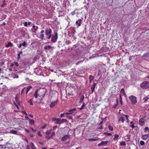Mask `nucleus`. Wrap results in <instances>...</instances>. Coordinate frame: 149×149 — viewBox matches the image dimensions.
<instances>
[{"mask_svg": "<svg viewBox=\"0 0 149 149\" xmlns=\"http://www.w3.org/2000/svg\"><path fill=\"white\" fill-rule=\"evenodd\" d=\"M24 24L25 26H27L28 25L27 22H24Z\"/></svg>", "mask_w": 149, "mask_h": 149, "instance_id": "nucleus-36", "label": "nucleus"}, {"mask_svg": "<svg viewBox=\"0 0 149 149\" xmlns=\"http://www.w3.org/2000/svg\"><path fill=\"white\" fill-rule=\"evenodd\" d=\"M30 145H31V148L32 149H36V148L34 146L33 143L31 142L30 143Z\"/></svg>", "mask_w": 149, "mask_h": 149, "instance_id": "nucleus-16", "label": "nucleus"}, {"mask_svg": "<svg viewBox=\"0 0 149 149\" xmlns=\"http://www.w3.org/2000/svg\"><path fill=\"white\" fill-rule=\"evenodd\" d=\"M141 88L143 89H147L149 88V82L145 81L142 83L140 85Z\"/></svg>", "mask_w": 149, "mask_h": 149, "instance_id": "nucleus-2", "label": "nucleus"}, {"mask_svg": "<svg viewBox=\"0 0 149 149\" xmlns=\"http://www.w3.org/2000/svg\"><path fill=\"white\" fill-rule=\"evenodd\" d=\"M25 132H29V130L26 129H25Z\"/></svg>", "mask_w": 149, "mask_h": 149, "instance_id": "nucleus-61", "label": "nucleus"}, {"mask_svg": "<svg viewBox=\"0 0 149 149\" xmlns=\"http://www.w3.org/2000/svg\"><path fill=\"white\" fill-rule=\"evenodd\" d=\"M38 90H36L34 93V97L36 98H37L38 96H39L40 98H38L37 100V102L38 103H40L41 100L43 98L45 95V91H42V94H40L39 95L38 93Z\"/></svg>", "mask_w": 149, "mask_h": 149, "instance_id": "nucleus-1", "label": "nucleus"}, {"mask_svg": "<svg viewBox=\"0 0 149 149\" xmlns=\"http://www.w3.org/2000/svg\"><path fill=\"white\" fill-rule=\"evenodd\" d=\"M149 98L147 97L146 96L143 98V100H144V102H146V101H147Z\"/></svg>", "mask_w": 149, "mask_h": 149, "instance_id": "nucleus-24", "label": "nucleus"}, {"mask_svg": "<svg viewBox=\"0 0 149 149\" xmlns=\"http://www.w3.org/2000/svg\"><path fill=\"white\" fill-rule=\"evenodd\" d=\"M109 143V141H102L100 143H99L98 144V146H101L104 145H106L107 144V143Z\"/></svg>", "mask_w": 149, "mask_h": 149, "instance_id": "nucleus-8", "label": "nucleus"}, {"mask_svg": "<svg viewBox=\"0 0 149 149\" xmlns=\"http://www.w3.org/2000/svg\"><path fill=\"white\" fill-rule=\"evenodd\" d=\"M149 129V128L148 127H146L145 128V130H148Z\"/></svg>", "mask_w": 149, "mask_h": 149, "instance_id": "nucleus-47", "label": "nucleus"}, {"mask_svg": "<svg viewBox=\"0 0 149 149\" xmlns=\"http://www.w3.org/2000/svg\"><path fill=\"white\" fill-rule=\"evenodd\" d=\"M95 88L93 86L91 88V90L92 92H93L94 91Z\"/></svg>", "mask_w": 149, "mask_h": 149, "instance_id": "nucleus-43", "label": "nucleus"}, {"mask_svg": "<svg viewBox=\"0 0 149 149\" xmlns=\"http://www.w3.org/2000/svg\"><path fill=\"white\" fill-rule=\"evenodd\" d=\"M51 136L50 137H49V136H47V137H46V138L47 139H49L51 138Z\"/></svg>", "mask_w": 149, "mask_h": 149, "instance_id": "nucleus-57", "label": "nucleus"}, {"mask_svg": "<svg viewBox=\"0 0 149 149\" xmlns=\"http://www.w3.org/2000/svg\"><path fill=\"white\" fill-rule=\"evenodd\" d=\"M75 14V12H72L71 13V15H74Z\"/></svg>", "mask_w": 149, "mask_h": 149, "instance_id": "nucleus-58", "label": "nucleus"}, {"mask_svg": "<svg viewBox=\"0 0 149 149\" xmlns=\"http://www.w3.org/2000/svg\"><path fill=\"white\" fill-rule=\"evenodd\" d=\"M33 28L35 30H37L38 29V27L37 26H36L34 25H33Z\"/></svg>", "mask_w": 149, "mask_h": 149, "instance_id": "nucleus-25", "label": "nucleus"}, {"mask_svg": "<svg viewBox=\"0 0 149 149\" xmlns=\"http://www.w3.org/2000/svg\"><path fill=\"white\" fill-rule=\"evenodd\" d=\"M58 100H56L55 101L52 102H51V104L50 105V107L51 108H52L54 107L58 103Z\"/></svg>", "mask_w": 149, "mask_h": 149, "instance_id": "nucleus-6", "label": "nucleus"}, {"mask_svg": "<svg viewBox=\"0 0 149 149\" xmlns=\"http://www.w3.org/2000/svg\"><path fill=\"white\" fill-rule=\"evenodd\" d=\"M104 134H106L107 136H111L112 135L111 134L109 133L105 132Z\"/></svg>", "mask_w": 149, "mask_h": 149, "instance_id": "nucleus-39", "label": "nucleus"}, {"mask_svg": "<svg viewBox=\"0 0 149 149\" xmlns=\"http://www.w3.org/2000/svg\"><path fill=\"white\" fill-rule=\"evenodd\" d=\"M124 119L123 117H121L119 120V121H121L122 123L124 122Z\"/></svg>", "mask_w": 149, "mask_h": 149, "instance_id": "nucleus-22", "label": "nucleus"}, {"mask_svg": "<svg viewBox=\"0 0 149 149\" xmlns=\"http://www.w3.org/2000/svg\"><path fill=\"white\" fill-rule=\"evenodd\" d=\"M25 118L26 120H29V119H29V118L27 116H25Z\"/></svg>", "mask_w": 149, "mask_h": 149, "instance_id": "nucleus-49", "label": "nucleus"}, {"mask_svg": "<svg viewBox=\"0 0 149 149\" xmlns=\"http://www.w3.org/2000/svg\"><path fill=\"white\" fill-rule=\"evenodd\" d=\"M22 45L21 44V43H20L18 46V47L19 48H21V47L22 46Z\"/></svg>", "mask_w": 149, "mask_h": 149, "instance_id": "nucleus-55", "label": "nucleus"}, {"mask_svg": "<svg viewBox=\"0 0 149 149\" xmlns=\"http://www.w3.org/2000/svg\"><path fill=\"white\" fill-rule=\"evenodd\" d=\"M51 130H48L45 133L46 134L48 135L51 133Z\"/></svg>", "mask_w": 149, "mask_h": 149, "instance_id": "nucleus-29", "label": "nucleus"}, {"mask_svg": "<svg viewBox=\"0 0 149 149\" xmlns=\"http://www.w3.org/2000/svg\"><path fill=\"white\" fill-rule=\"evenodd\" d=\"M145 144V142L144 141H141L140 142V144L141 146H143Z\"/></svg>", "mask_w": 149, "mask_h": 149, "instance_id": "nucleus-33", "label": "nucleus"}, {"mask_svg": "<svg viewBox=\"0 0 149 149\" xmlns=\"http://www.w3.org/2000/svg\"><path fill=\"white\" fill-rule=\"evenodd\" d=\"M57 119V118H53L52 119V120H53V121H55V120H56V119Z\"/></svg>", "mask_w": 149, "mask_h": 149, "instance_id": "nucleus-56", "label": "nucleus"}, {"mask_svg": "<svg viewBox=\"0 0 149 149\" xmlns=\"http://www.w3.org/2000/svg\"><path fill=\"white\" fill-rule=\"evenodd\" d=\"M120 145L121 146H125L126 145V143L125 141H122L120 143Z\"/></svg>", "mask_w": 149, "mask_h": 149, "instance_id": "nucleus-28", "label": "nucleus"}, {"mask_svg": "<svg viewBox=\"0 0 149 149\" xmlns=\"http://www.w3.org/2000/svg\"><path fill=\"white\" fill-rule=\"evenodd\" d=\"M10 132L12 134H16L17 133V132L16 131L12 130L10 131Z\"/></svg>", "mask_w": 149, "mask_h": 149, "instance_id": "nucleus-18", "label": "nucleus"}, {"mask_svg": "<svg viewBox=\"0 0 149 149\" xmlns=\"http://www.w3.org/2000/svg\"><path fill=\"white\" fill-rule=\"evenodd\" d=\"M32 87L31 86H29L26 89V94L27 93L29 92L30 88H31Z\"/></svg>", "mask_w": 149, "mask_h": 149, "instance_id": "nucleus-20", "label": "nucleus"}, {"mask_svg": "<svg viewBox=\"0 0 149 149\" xmlns=\"http://www.w3.org/2000/svg\"><path fill=\"white\" fill-rule=\"evenodd\" d=\"M34 136H35V135L34 134H30V136L31 137H34Z\"/></svg>", "mask_w": 149, "mask_h": 149, "instance_id": "nucleus-51", "label": "nucleus"}, {"mask_svg": "<svg viewBox=\"0 0 149 149\" xmlns=\"http://www.w3.org/2000/svg\"><path fill=\"white\" fill-rule=\"evenodd\" d=\"M58 127L57 126H54L53 127V128L54 129V130H55V129H56V128H57Z\"/></svg>", "mask_w": 149, "mask_h": 149, "instance_id": "nucleus-48", "label": "nucleus"}, {"mask_svg": "<svg viewBox=\"0 0 149 149\" xmlns=\"http://www.w3.org/2000/svg\"><path fill=\"white\" fill-rule=\"evenodd\" d=\"M58 38V33L55 32L54 35L52 36L51 41L53 42H55L56 41Z\"/></svg>", "mask_w": 149, "mask_h": 149, "instance_id": "nucleus-3", "label": "nucleus"}, {"mask_svg": "<svg viewBox=\"0 0 149 149\" xmlns=\"http://www.w3.org/2000/svg\"><path fill=\"white\" fill-rule=\"evenodd\" d=\"M70 136L68 135H65L62 138L61 140L63 141H65L69 139Z\"/></svg>", "mask_w": 149, "mask_h": 149, "instance_id": "nucleus-7", "label": "nucleus"}, {"mask_svg": "<svg viewBox=\"0 0 149 149\" xmlns=\"http://www.w3.org/2000/svg\"><path fill=\"white\" fill-rule=\"evenodd\" d=\"M119 137V135L117 134H116L114 135V137L113 138V139L114 140H116V139H117Z\"/></svg>", "mask_w": 149, "mask_h": 149, "instance_id": "nucleus-27", "label": "nucleus"}, {"mask_svg": "<svg viewBox=\"0 0 149 149\" xmlns=\"http://www.w3.org/2000/svg\"><path fill=\"white\" fill-rule=\"evenodd\" d=\"M144 119L143 118H141L139 120V125H143L144 123Z\"/></svg>", "mask_w": 149, "mask_h": 149, "instance_id": "nucleus-10", "label": "nucleus"}, {"mask_svg": "<svg viewBox=\"0 0 149 149\" xmlns=\"http://www.w3.org/2000/svg\"><path fill=\"white\" fill-rule=\"evenodd\" d=\"M6 47H8L9 46H13V44L11 42H8V44L6 45Z\"/></svg>", "mask_w": 149, "mask_h": 149, "instance_id": "nucleus-21", "label": "nucleus"}, {"mask_svg": "<svg viewBox=\"0 0 149 149\" xmlns=\"http://www.w3.org/2000/svg\"><path fill=\"white\" fill-rule=\"evenodd\" d=\"M46 127V125H45L44 126H43L42 127V129H44V128H45Z\"/></svg>", "mask_w": 149, "mask_h": 149, "instance_id": "nucleus-63", "label": "nucleus"}, {"mask_svg": "<svg viewBox=\"0 0 149 149\" xmlns=\"http://www.w3.org/2000/svg\"><path fill=\"white\" fill-rule=\"evenodd\" d=\"M82 21V20L81 19H79L77 20L76 22V24L78 25V26H80L81 25V22Z\"/></svg>", "mask_w": 149, "mask_h": 149, "instance_id": "nucleus-11", "label": "nucleus"}, {"mask_svg": "<svg viewBox=\"0 0 149 149\" xmlns=\"http://www.w3.org/2000/svg\"><path fill=\"white\" fill-rule=\"evenodd\" d=\"M23 113H24V114L25 115H27L25 111H24L23 112Z\"/></svg>", "mask_w": 149, "mask_h": 149, "instance_id": "nucleus-60", "label": "nucleus"}, {"mask_svg": "<svg viewBox=\"0 0 149 149\" xmlns=\"http://www.w3.org/2000/svg\"><path fill=\"white\" fill-rule=\"evenodd\" d=\"M31 130L33 132H35L36 131V130H34L33 128L32 127H31Z\"/></svg>", "mask_w": 149, "mask_h": 149, "instance_id": "nucleus-45", "label": "nucleus"}, {"mask_svg": "<svg viewBox=\"0 0 149 149\" xmlns=\"http://www.w3.org/2000/svg\"><path fill=\"white\" fill-rule=\"evenodd\" d=\"M22 51H19L18 52V54H19V55H20L21 54H22Z\"/></svg>", "mask_w": 149, "mask_h": 149, "instance_id": "nucleus-52", "label": "nucleus"}, {"mask_svg": "<svg viewBox=\"0 0 149 149\" xmlns=\"http://www.w3.org/2000/svg\"><path fill=\"white\" fill-rule=\"evenodd\" d=\"M134 124L133 123L131 125H130V126L132 127V129H133V128L134 127H135V126L134 125Z\"/></svg>", "mask_w": 149, "mask_h": 149, "instance_id": "nucleus-42", "label": "nucleus"}, {"mask_svg": "<svg viewBox=\"0 0 149 149\" xmlns=\"http://www.w3.org/2000/svg\"><path fill=\"white\" fill-rule=\"evenodd\" d=\"M52 48V47L50 45L45 46L44 47V48L46 51L49 50V49H51Z\"/></svg>", "mask_w": 149, "mask_h": 149, "instance_id": "nucleus-12", "label": "nucleus"}, {"mask_svg": "<svg viewBox=\"0 0 149 149\" xmlns=\"http://www.w3.org/2000/svg\"><path fill=\"white\" fill-rule=\"evenodd\" d=\"M96 85V84L95 83H94V84H93V87H94L95 88Z\"/></svg>", "mask_w": 149, "mask_h": 149, "instance_id": "nucleus-53", "label": "nucleus"}, {"mask_svg": "<svg viewBox=\"0 0 149 149\" xmlns=\"http://www.w3.org/2000/svg\"><path fill=\"white\" fill-rule=\"evenodd\" d=\"M28 102L30 103V104H31V105H33V103L32 102V101H31V99Z\"/></svg>", "mask_w": 149, "mask_h": 149, "instance_id": "nucleus-35", "label": "nucleus"}, {"mask_svg": "<svg viewBox=\"0 0 149 149\" xmlns=\"http://www.w3.org/2000/svg\"><path fill=\"white\" fill-rule=\"evenodd\" d=\"M149 135L148 134H147L143 136V139L144 140H146L149 138Z\"/></svg>", "mask_w": 149, "mask_h": 149, "instance_id": "nucleus-13", "label": "nucleus"}, {"mask_svg": "<svg viewBox=\"0 0 149 149\" xmlns=\"http://www.w3.org/2000/svg\"><path fill=\"white\" fill-rule=\"evenodd\" d=\"M84 96L83 95H82L80 97V102H81L84 99Z\"/></svg>", "mask_w": 149, "mask_h": 149, "instance_id": "nucleus-23", "label": "nucleus"}, {"mask_svg": "<svg viewBox=\"0 0 149 149\" xmlns=\"http://www.w3.org/2000/svg\"><path fill=\"white\" fill-rule=\"evenodd\" d=\"M21 44L23 46H26L27 45L25 41H24L23 43H22Z\"/></svg>", "mask_w": 149, "mask_h": 149, "instance_id": "nucleus-31", "label": "nucleus"}, {"mask_svg": "<svg viewBox=\"0 0 149 149\" xmlns=\"http://www.w3.org/2000/svg\"><path fill=\"white\" fill-rule=\"evenodd\" d=\"M67 118H68L69 119H72V118L71 116H66Z\"/></svg>", "mask_w": 149, "mask_h": 149, "instance_id": "nucleus-41", "label": "nucleus"}, {"mask_svg": "<svg viewBox=\"0 0 149 149\" xmlns=\"http://www.w3.org/2000/svg\"><path fill=\"white\" fill-rule=\"evenodd\" d=\"M52 31L50 29H47L45 31V34L46 36L51 35Z\"/></svg>", "mask_w": 149, "mask_h": 149, "instance_id": "nucleus-5", "label": "nucleus"}, {"mask_svg": "<svg viewBox=\"0 0 149 149\" xmlns=\"http://www.w3.org/2000/svg\"><path fill=\"white\" fill-rule=\"evenodd\" d=\"M129 99L133 104H135L137 102L136 98L133 96H131L129 97Z\"/></svg>", "mask_w": 149, "mask_h": 149, "instance_id": "nucleus-4", "label": "nucleus"}, {"mask_svg": "<svg viewBox=\"0 0 149 149\" xmlns=\"http://www.w3.org/2000/svg\"><path fill=\"white\" fill-rule=\"evenodd\" d=\"M64 113H61L60 115V116L61 117H63L64 116Z\"/></svg>", "mask_w": 149, "mask_h": 149, "instance_id": "nucleus-50", "label": "nucleus"}, {"mask_svg": "<svg viewBox=\"0 0 149 149\" xmlns=\"http://www.w3.org/2000/svg\"><path fill=\"white\" fill-rule=\"evenodd\" d=\"M38 136H42V135H41V134H40V132H38Z\"/></svg>", "mask_w": 149, "mask_h": 149, "instance_id": "nucleus-44", "label": "nucleus"}, {"mask_svg": "<svg viewBox=\"0 0 149 149\" xmlns=\"http://www.w3.org/2000/svg\"><path fill=\"white\" fill-rule=\"evenodd\" d=\"M40 36L41 39L42 40H43V38L44 37V35L43 34L41 33L40 35Z\"/></svg>", "mask_w": 149, "mask_h": 149, "instance_id": "nucleus-30", "label": "nucleus"}, {"mask_svg": "<svg viewBox=\"0 0 149 149\" xmlns=\"http://www.w3.org/2000/svg\"><path fill=\"white\" fill-rule=\"evenodd\" d=\"M84 103H83V105L81 106V107H82V108H84Z\"/></svg>", "mask_w": 149, "mask_h": 149, "instance_id": "nucleus-64", "label": "nucleus"}, {"mask_svg": "<svg viewBox=\"0 0 149 149\" xmlns=\"http://www.w3.org/2000/svg\"><path fill=\"white\" fill-rule=\"evenodd\" d=\"M13 63L14 64V65H15V66H17L19 65V64H18V63L17 62H13Z\"/></svg>", "mask_w": 149, "mask_h": 149, "instance_id": "nucleus-40", "label": "nucleus"}, {"mask_svg": "<svg viewBox=\"0 0 149 149\" xmlns=\"http://www.w3.org/2000/svg\"><path fill=\"white\" fill-rule=\"evenodd\" d=\"M125 116L126 117V120H127V123H129V122L130 120L128 119V117H129L128 116L126 115H125Z\"/></svg>", "mask_w": 149, "mask_h": 149, "instance_id": "nucleus-32", "label": "nucleus"}, {"mask_svg": "<svg viewBox=\"0 0 149 149\" xmlns=\"http://www.w3.org/2000/svg\"><path fill=\"white\" fill-rule=\"evenodd\" d=\"M26 149H29V147L28 145L27 146Z\"/></svg>", "mask_w": 149, "mask_h": 149, "instance_id": "nucleus-62", "label": "nucleus"}, {"mask_svg": "<svg viewBox=\"0 0 149 149\" xmlns=\"http://www.w3.org/2000/svg\"><path fill=\"white\" fill-rule=\"evenodd\" d=\"M76 110V109L75 108H73L70 110H69L68 112H66L65 113V114L67 115L72 114L73 113V111H75Z\"/></svg>", "mask_w": 149, "mask_h": 149, "instance_id": "nucleus-9", "label": "nucleus"}, {"mask_svg": "<svg viewBox=\"0 0 149 149\" xmlns=\"http://www.w3.org/2000/svg\"><path fill=\"white\" fill-rule=\"evenodd\" d=\"M29 120V123L31 124V125H33L34 124V121L33 120L30 119Z\"/></svg>", "mask_w": 149, "mask_h": 149, "instance_id": "nucleus-17", "label": "nucleus"}, {"mask_svg": "<svg viewBox=\"0 0 149 149\" xmlns=\"http://www.w3.org/2000/svg\"><path fill=\"white\" fill-rule=\"evenodd\" d=\"M82 62V61H79L78 62H77V63H76V65H78L79 64V63H81Z\"/></svg>", "mask_w": 149, "mask_h": 149, "instance_id": "nucleus-59", "label": "nucleus"}, {"mask_svg": "<svg viewBox=\"0 0 149 149\" xmlns=\"http://www.w3.org/2000/svg\"><path fill=\"white\" fill-rule=\"evenodd\" d=\"M17 58L18 59H20V55L17 54Z\"/></svg>", "mask_w": 149, "mask_h": 149, "instance_id": "nucleus-46", "label": "nucleus"}, {"mask_svg": "<svg viewBox=\"0 0 149 149\" xmlns=\"http://www.w3.org/2000/svg\"><path fill=\"white\" fill-rule=\"evenodd\" d=\"M52 36V35L47 36H48V37H47L46 38L47 39H49L51 38Z\"/></svg>", "mask_w": 149, "mask_h": 149, "instance_id": "nucleus-38", "label": "nucleus"}, {"mask_svg": "<svg viewBox=\"0 0 149 149\" xmlns=\"http://www.w3.org/2000/svg\"><path fill=\"white\" fill-rule=\"evenodd\" d=\"M24 88L21 91V94H23L24 92Z\"/></svg>", "mask_w": 149, "mask_h": 149, "instance_id": "nucleus-54", "label": "nucleus"}, {"mask_svg": "<svg viewBox=\"0 0 149 149\" xmlns=\"http://www.w3.org/2000/svg\"><path fill=\"white\" fill-rule=\"evenodd\" d=\"M61 123V119L59 118H57L56 122V124H60Z\"/></svg>", "mask_w": 149, "mask_h": 149, "instance_id": "nucleus-15", "label": "nucleus"}, {"mask_svg": "<svg viewBox=\"0 0 149 149\" xmlns=\"http://www.w3.org/2000/svg\"><path fill=\"white\" fill-rule=\"evenodd\" d=\"M99 140V138L97 139H88V140L89 141H95L98 140Z\"/></svg>", "mask_w": 149, "mask_h": 149, "instance_id": "nucleus-14", "label": "nucleus"}, {"mask_svg": "<svg viewBox=\"0 0 149 149\" xmlns=\"http://www.w3.org/2000/svg\"><path fill=\"white\" fill-rule=\"evenodd\" d=\"M94 78V77L93 76L90 75L89 76L90 82H91V81H92V80H93V79Z\"/></svg>", "mask_w": 149, "mask_h": 149, "instance_id": "nucleus-19", "label": "nucleus"}, {"mask_svg": "<svg viewBox=\"0 0 149 149\" xmlns=\"http://www.w3.org/2000/svg\"><path fill=\"white\" fill-rule=\"evenodd\" d=\"M121 93L123 94V95H125V92L124 89L123 88L121 89Z\"/></svg>", "mask_w": 149, "mask_h": 149, "instance_id": "nucleus-26", "label": "nucleus"}, {"mask_svg": "<svg viewBox=\"0 0 149 149\" xmlns=\"http://www.w3.org/2000/svg\"><path fill=\"white\" fill-rule=\"evenodd\" d=\"M67 121V120L66 119H62L61 120V123H63V122H65Z\"/></svg>", "mask_w": 149, "mask_h": 149, "instance_id": "nucleus-34", "label": "nucleus"}, {"mask_svg": "<svg viewBox=\"0 0 149 149\" xmlns=\"http://www.w3.org/2000/svg\"><path fill=\"white\" fill-rule=\"evenodd\" d=\"M109 130H111V131H112L113 130V127L111 126H109Z\"/></svg>", "mask_w": 149, "mask_h": 149, "instance_id": "nucleus-37", "label": "nucleus"}]
</instances>
